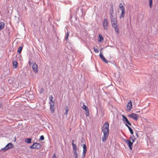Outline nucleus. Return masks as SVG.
I'll return each mask as SVG.
<instances>
[{"mask_svg": "<svg viewBox=\"0 0 158 158\" xmlns=\"http://www.w3.org/2000/svg\"><path fill=\"white\" fill-rule=\"evenodd\" d=\"M149 2L150 6L151 7L152 5V0H149Z\"/></svg>", "mask_w": 158, "mask_h": 158, "instance_id": "2f4dec72", "label": "nucleus"}, {"mask_svg": "<svg viewBox=\"0 0 158 158\" xmlns=\"http://www.w3.org/2000/svg\"><path fill=\"white\" fill-rule=\"evenodd\" d=\"M82 108L83 109L85 110V116H89V112L88 108L84 104Z\"/></svg>", "mask_w": 158, "mask_h": 158, "instance_id": "0eeeda50", "label": "nucleus"}, {"mask_svg": "<svg viewBox=\"0 0 158 158\" xmlns=\"http://www.w3.org/2000/svg\"><path fill=\"white\" fill-rule=\"evenodd\" d=\"M110 15V18L111 19L112 25L113 23H115V24L117 23L116 18L114 17L112 15V13H111Z\"/></svg>", "mask_w": 158, "mask_h": 158, "instance_id": "6e6552de", "label": "nucleus"}, {"mask_svg": "<svg viewBox=\"0 0 158 158\" xmlns=\"http://www.w3.org/2000/svg\"><path fill=\"white\" fill-rule=\"evenodd\" d=\"M75 158H78V156H75Z\"/></svg>", "mask_w": 158, "mask_h": 158, "instance_id": "c03bdc74", "label": "nucleus"}, {"mask_svg": "<svg viewBox=\"0 0 158 158\" xmlns=\"http://www.w3.org/2000/svg\"><path fill=\"white\" fill-rule=\"evenodd\" d=\"M86 154L82 153V158H84Z\"/></svg>", "mask_w": 158, "mask_h": 158, "instance_id": "f704fd0d", "label": "nucleus"}, {"mask_svg": "<svg viewBox=\"0 0 158 158\" xmlns=\"http://www.w3.org/2000/svg\"><path fill=\"white\" fill-rule=\"evenodd\" d=\"M132 107V103L131 101H129L127 103V107L129 110H130Z\"/></svg>", "mask_w": 158, "mask_h": 158, "instance_id": "ddd939ff", "label": "nucleus"}, {"mask_svg": "<svg viewBox=\"0 0 158 158\" xmlns=\"http://www.w3.org/2000/svg\"><path fill=\"white\" fill-rule=\"evenodd\" d=\"M22 48H23V47L21 46L19 47V48L18 49V52L19 53H21L22 49Z\"/></svg>", "mask_w": 158, "mask_h": 158, "instance_id": "a878e982", "label": "nucleus"}, {"mask_svg": "<svg viewBox=\"0 0 158 158\" xmlns=\"http://www.w3.org/2000/svg\"><path fill=\"white\" fill-rule=\"evenodd\" d=\"M5 26V23L3 22L0 23V30L3 28Z\"/></svg>", "mask_w": 158, "mask_h": 158, "instance_id": "aec40b11", "label": "nucleus"}, {"mask_svg": "<svg viewBox=\"0 0 158 158\" xmlns=\"http://www.w3.org/2000/svg\"><path fill=\"white\" fill-rule=\"evenodd\" d=\"M25 141L27 143H31V139L29 138H27L26 139Z\"/></svg>", "mask_w": 158, "mask_h": 158, "instance_id": "412c9836", "label": "nucleus"}, {"mask_svg": "<svg viewBox=\"0 0 158 158\" xmlns=\"http://www.w3.org/2000/svg\"><path fill=\"white\" fill-rule=\"evenodd\" d=\"M103 55L100 52V54H99V56H100V57L102 55Z\"/></svg>", "mask_w": 158, "mask_h": 158, "instance_id": "a19ab883", "label": "nucleus"}, {"mask_svg": "<svg viewBox=\"0 0 158 158\" xmlns=\"http://www.w3.org/2000/svg\"><path fill=\"white\" fill-rule=\"evenodd\" d=\"M70 18H71L72 17V12L71 11V10H70Z\"/></svg>", "mask_w": 158, "mask_h": 158, "instance_id": "58836bf2", "label": "nucleus"}, {"mask_svg": "<svg viewBox=\"0 0 158 158\" xmlns=\"http://www.w3.org/2000/svg\"><path fill=\"white\" fill-rule=\"evenodd\" d=\"M128 129L130 132L131 134L133 135V131L132 129L130 127H129Z\"/></svg>", "mask_w": 158, "mask_h": 158, "instance_id": "cd10ccee", "label": "nucleus"}, {"mask_svg": "<svg viewBox=\"0 0 158 158\" xmlns=\"http://www.w3.org/2000/svg\"><path fill=\"white\" fill-rule=\"evenodd\" d=\"M135 139V138L133 135H131L130 137V140L132 141L133 143L134 142Z\"/></svg>", "mask_w": 158, "mask_h": 158, "instance_id": "f3484780", "label": "nucleus"}, {"mask_svg": "<svg viewBox=\"0 0 158 158\" xmlns=\"http://www.w3.org/2000/svg\"><path fill=\"white\" fill-rule=\"evenodd\" d=\"M124 141L127 143L130 149L132 150V146L133 144V142H132L130 140L128 139H124Z\"/></svg>", "mask_w": 158, "mask_h": 158, "instance_id": "39448f33", "label": "nucleus"}, {"mask_svg": "<svg viewBox=\"0 0 158 158\" xmlns=\"http://www.w3.org/2000/svg\"><path fill=\"white\" fill-rule=\"evenodd\" d=\"M65 110V112L64 114H65L66 115V116H67L68 114V111H69L68 107L67 106H66Z\"/></svg>", "mask_w": 158, "mask_h": 158, "instance_id": "5701e85b", "label": "nucleus"}, {"mask_svg": "<svg viewBox=\"0 0 158 158\" xmlns=\"http://www.w3.org/2000/svg\"><path fill=\"white\" fill-rule=\"evenodd\" d=\"M83 153H84V154H86V152H87V148H86V145L85 144L83 145Z\"/></svg>", "mask_w": 158, "mask_h": 158, "instance_id": "dca6fc26", "label": "nucleus"}, {"mask_svg": "<svg viewBox=\"0 0 158 158\" xmlns=\"http://www.w3.org/2000/svg\"><path fill=\"white\" fill-rule=\"evenodd\" d=\"M49 98L50 99V101L49 102V103L50 105L51 104L55 103L54 101L53 100V97L52 96L49 97Z\"/></svg>", "mask_w": 158, "mask_h": 158, "instance_id": "a211bd4d", "label": "nucleus"}, {"mask_svg": "<svg viewBox=\"0 0 158 158\" xmlns=\"http://www.w3.org/2000/svg\"><path fill=\"white\" fill-rule=\"evenodd\" d=\"M102 60L105 63L107 64L108 63V61L106 59L105 57H104Z\"/></svg>", "mask_w": 158, "mask_h": 158, "instance_id": "c85d7f7f", "label": "nucleus"}, {"mask_svg": "<svg viewBox=\"0 0 158 158\" xmlns=\"http://www.w3.org/2000/svg\"><path fill=\"white\" fill-rule=\"evenodd\" d=\"M69 31H67V33L66 34V36L65 37V39L66 41H67L68 39V37L69 36Z\"/></svg>", "mask_w": 158, "mask_h": 158, "instance_id": "4be33fe9", "label": "nucleus"}, {"mask_svg": "<svg viewBox=\"0 0 158 158\" xmlns=\"http://www.w3.org/2000/svg\"><path fill=\"white\" fill-rule=\"evenodd\" d=\"M122 13L120 18H123L125 16V10H121Z\"/></svg>", "mask_w": 158, "mask_h": 158, "instance_id": "393cba45", "label": "nucleus"}, {"mask_svg": "<svg viewBox=\"0 0 158 158\" xmlns=\"http://www.w3.org/2000/svg\"><path fill=\"white\" fill-rule=\"evenodd\" d=\"M101 59L102 60L104 57L103 55H102L100 57Z\"/></svg>", "mask_w": 158, "mask_h": 158, "instance_id": "4c0bfd02", "label": "nucleus"}, {"mask_svg": "<svg viewBox=\"0 0 158 158\" xmlns=\"http://www.w3.org/2000/svg\"><path fill=\"white\" fill-rule=\"evenodd\" d=\"M138 115L135 113H132L129 115V117L135 119V121H137L138 120Z\"/></svg>", "mask_w": 158, "mask_h": 158, "instance_id": "9d476101", "label": "nucleus"}, {"mask_svg": "<svg viewBox=\"0 0 158 158\" xmlns=\"http://www.w3.org/2000/svg\"><path fill=\"white\" fill-rule=\"evenodd\" d=\"M112 26V27L114 28L115 31L117 33V34H119V32L118 27L117 25V23L115 24V23H113Z\"/></svg>", "mask_w": 158, "mask_h": 158, "instance_id": "1a4fd4ad", "label": "nucleus"}, {"mask_svg": "<svg viewBox=\"0 0 158 158\" xmlns=\"http://www.w3.org/2000/svg\"><path fill=\"white\" fill-rule=\"evenodd\" d=\"M44 137L43 135H42L40 136V139L41 140H44Z\"/></svg>", "mask_w": 158, "mask_h": 158, "instance_id": "473e14b6", "label": "nucleus"}, {"mask_svg": "<svg viewBox=\"0 0 158 158\" xmlns=\"http://www.w3.org/2000/svg\"><path fill=\"white\" fill-rule=\"evenodd\" d=\"M54 104L55 103L51 104L50 105V109L51 110L52 113H53L54 111Z\"/></svg>", "mask_w": 158, "mask_h": 158, "instance_id": "4468645a", "label": "nucleus"}, {"mask_svg": "<svg viewBox=\"0 0 158 158\" xmlns=\"http://www.w3.org/2000/svg\"><path fill=\"white\" fill-rule=\"evenodd\" d=\"M101 59L102 60L104 57L103 55H102L100 57Z\"/></svg>", "mask_w": 158, "mask_h": 158, "instance_id": "e433bc0d", "label": "nucleus"}, {"mask_svg": "<svg viewBox=\"0 0 158 158\" xmlns=\"http://www.w3.org/2000/svg\"><path fill=\"white\" fill-rule=\"evenodd\" d=\"M109 124L107 121H106L104 124L102 129L109 130Z\"/></svg>", "mask_w": 158, "mask_h": 158, "instance_id": "9b49d317", "label": "nucleus"}, {"mask_svg": "<svg viewBox=\"0 0 158 158\" xmlns=\"http://www.w3.org/2000/svg\"><path fill=\"white\" fill-rule=\"evenodd\" d=\"M103 38L102 35L101 34H99L98 35V41L101 42L103 40Z\"/></svg>", "mask_w": 158, "mask_h": 158, "instance_id": "2eb2a0df", "label": "nucleus"}, {"mask_svg": "<svg viewBox=\"0 0 158 158\" xmlns=\"http://www.w3.org/2000/svg\"><path fill=\"white\" fill-rule=\"evenodd\" d=\"M135 135H136L137 137L138 138L139 137V136L138 134V133L137 132H136L135 133Z\"/></svg>", "mask_w": 158, "mask_h": 158, "instance_id": "c9c22d12", "label": "nucleus"}, {"mask_svg": "<svg viewBox=\"0 0 158 158\" xmlns=\"http://www.w3.org/2000/svg\"><path fill=\"white\" fill-rule=\"evenodd\" d=\"M72 145L73 148L74 150H77V147L76 145L74 143H73Z\"/></svg>", "mask_w": 158, "mask_h": 158, "instance_id": "b1692460", "label": "nucleus"}, {"mask_svg": "<svg viewBox=\"0 0 158 158\" xmlns=\"http://www.w3.org/2000/svg\"><path fill=\"white\" fill-rule=\"evenodd\" d=\"M126 126L129 128V127H130L127 124H126Z\"/></svg>", "mask_w": 158, "mask_h": 158, "instance_id": "ea45409f", "label": "nucleus"}, {"mask_svg": "<svg viewBox=\"0 0 158 158\" xmlns=\"http://www.w3.org/2000/svg\"><path fill=\"white\" fill-rule=\"evenodd\" d=\"M14 68H16L17 67L18 64L17 62L16 61H14L12 62Z\"/></svg>", "mask_w": 158, "mask_h": 158, "instance_id": "6ab92c4d", "label": "nucleus"}, {"mask_svg": "<svg viewBox=\"0 0 158 158\" xmlns=\"http://www.w3.org/2000/svg\"><path fill=\"white\" fill-rule=\"evenodd\" d=\"M74 140H73L72 141V145H73V143H74Z\"/></svg>", "mask_w": 158, "mask_h": 158, "instance_id": "79ce46f5", "label": "nucleus"}, {"mask_svg": "<svg viewBox=\"0 0 158 158\" xmlns=\"http://www.w3.org/2000/svg\"><path fill=\"white\" fill-rule=\"evenodd\" d=\"M119 6L121 10H124V7L122 3L120 4Z\"/></svg>", "mask_w": 158, "mask_h": 158, "instance_id": "bb28decb", "label": "nucleus"}, {"mask_svg": "<svg viewBox=\"0 0 158 158\" xmlns=\"http://www.w3.org/2000/svg\"><path fill=\"white\" fill-rule=\"evenodd\" d=\"M102 131L103 133V135L102 136V141L103 142H105L108 138L109 133V130L102 129Z\"/></svg>", "mask_w": 158, "mask_h": 158, "instance_id": "f03ea898", "label": "nucleus"}, {"mask_svg": "<svg viewBox=\"0 0 158 158\" xmlns=\"http://www.w3.org/2000/svg\"><path fill=\"white\" fill-rule=\"evenodd\" d=\"M52 158H57L55 154L53 155Z\"/></svg>", "mask_w": 158, "mask_h": 158, "instance_id": "72a5a7b5", "label": "nucleus"}, {"mask_svg": "<svg viewBox=\"0 0 158 158\" xmlns=\"http://www.w3.org/2000/svg\"><path fill=\"white\" fill-rule=\"evenodd\" d=\"M29 64L30 66L31 67L34 72L35 73L38 72V68L37 64L35 63L34 62H31L30 60L29 61Z\"/></svg>", "mask_w": 158, "mask_h": 158, "instance_id": "f257e3e1", "label": "nucleus"}, {"mask_svg": "<svg viewBox=\"0 0 158 158\" xmlns=\"http://www.w3.org/2000/svg\"><path fill=\"white\" fill-rule=\"evenodd\" d=\"M10 80L9 79V81H8V82H9V83H11V82H10Z\"/></svg>", "mask_w": 158, "mask_h": 158, "instance_id": "37998d69", "label": "nucleus"}, {"mask_svg": "<svg viewBox=\"0 0 158 158\" xmlns=\"http://www.w3.org/2000/svg\"><path fill=\"white\" fill-rule=\"evenodd\" d=\"M41 147V145L40 143H35L33 145L30 146V148L31 149H38L40 148Z\"/></svg>", "mask_w": 158, "mask_h": 158, "instance_id": "7ed1b4c3", "label": "nucleus"}, {"mask_svg": "<svg viewBox=\"0 0 158 158\" xmlns=\"http://www.w3.org/2000/svg\"><path fill=\"white\" fill-rule=\"evenodd\" d=\"M122 117L123 118V120L126 122L130 126L131 125V124L128 120L127 118L124 115H122Z\"/></svg>", "mask_w": 158, "mask_h": 158, "instance_id": "f8f14e48", "label": "nucleus"}, {"mask_svg": "<svg viewBox=\"0 0 158 158\" xmlns=\"http://www.w3.org/2000/svg\"><path fill=\"white\" fill-rule=\"evenodd\" d=\"M94 51L96 53H98L99 52L98 50L97 49H96L94 47Z\"/></svg>", "mask_w": 158, "mask_h": 158, "instance_id": "7c9ffc66", "label": "nucleus"}, {"mask_svg": "<svg viewBox=\"0 0 158 158\" xmlns=\"http://www.w3.org/2000/svg\"><path fill=\"white\" fill-rule=\"evenodd\" d=\"M108 21L106 19H104L103 21V29L104 30H107L108 28Z\"/></svg>", "mask_w": 158, "mask_h": 158, "instance_id": "20e7f679", "label": "nucleus"}, {"mask_svg": "<svg viewBox=\"0 0 158 158\" xmlns=\"http://www.w3.org/2000/svg\"><path fill=\"white\" fill-rule=\"evenodd\" d=\"M73 153H74V154L75 155V156H78V154L77 153V150H74V151L73 152Z\"/></svg>", "mask_w": 158, "mask_h": 158, "instance_id": "c756f323", "label": "nucleus"}, {"mask_svg": "<svg viewBox=\"0 0 158 158\" xmlns=\"http://www.w3.org/2000/svg\"><path fill=\"white\" fill-rule=\"evenodd\" d=\"M12 145L13 144L12 143H9L6 145L5 147L2 149V150L5 152L8 149L12 148Z\"/></svg>", "mask_w": 158, "mask_h": 158, "instance_id": "423d86ee", "label": "nucleus"}]
</instances>
